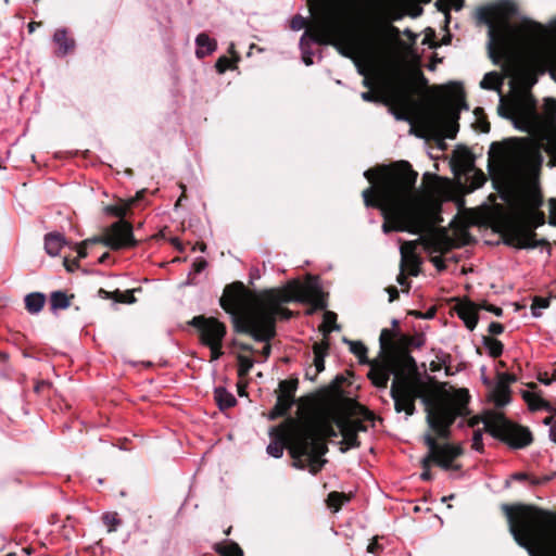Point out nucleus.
<instances>
[{
    "mask_svg": "<svg viewBox=\"0 0 556 556\" xmlns=\"http://www.w3.org/2000/svg\"><path fill=\"white\" fill-rule=\"evenodd\" d=\"M523 399L528 402L529 407L531 409H541V408L547 406V403L543 399H541L530 392H526L523 394Z\"/></svg>",
    "mask_w": 556,
    "mask_h": 556,
    "instance_id": "nucleus-40",
    "label": "nucleus"
},
{
    "mask_svg": "<svg viewBox=\"0 0 556 556\" xmlns=\"http://www.w3.org/2000/svg\"><path fill=\"white\" fill-rule=\"evenodd\" d=\"M417 243L415 241L404 242L400 247L401 254V270L407 271L410 276L419 274L420 258L416 254Z\"/></svg>",
    "mask_w": 556,
    "mask_h": 556,
    "instance_id": "nucleus-17",
    "label": "nucleus"
},
{
    "mask_svg": "<svg viewBox=\"0 0 556 556\" xmlns=\"http://www.w3.org/2000/svg\"><path fill=\"white\" fill-rule=\"evenodd\" d=\"M478 309H480V306L471 302L462 303L457 307L458 317L471 331L476 328L478 323Z\"/></svg>",
    "mask_w": 556,
    "mask_h": 556,
    "instance_id": "nucleus-20",
    "label": "nucleus"
},
{
    "mask_svg": "<svg viewBox=\"0 0 556 556\" xmlns=\"http://www.w3.org/2000/svg\"><path fill=\"white\" fill-rule=\"evenodd\" d=\"M530 203L533 206V208H536L542 204L541 197L534 191L531 193Z\"/></svg>",
    "mask_w": 556,
    "mask_h": 556,
    "instance_id": "nucleus-64",
    "label": "nucleus"
},
{
    "mask_svg": "<svg viewBox=\"0 0 556 556\" xmlns=\"http://www.w3.org/2000/svg\"><path fill=\"white\" fill-rule=\"evenodd\" d=\"M371 184L362 192L366 206L379 207L384 217L382 231L419 233L428 223L425 192L416 188L418 174L406 161L364 172Z\"/></svg>",
    "mask_w": 556,
    "mask_h": 556,
    "instance_id": "nucleus-2",
    "label": "nucleus"
},
{
    "mask_svg": "<svg viewBox=\"0 0 556 556\" xmlns=\"http://www.w3.org/2000/svg\"><path fill=\"white\" fill-rule=\"evenodd\" d=\"M342 341L349 345L351 353L358 358L359 363H369L367 359V348L361 341H353L348 338H343Z\"/></svg>",
    "mask_w": 556,
    "mask_h": 556,
    "instance_id": "nucleus-29",
    "label": "nucleus"
},
{
    "mask_svg": "<svg viewBox=\"0 0 556 556\" xmlns=\"http://www.w3.org/2000/svg\"><path fill=\"white\" fill-rule=\"evenodd\" d=\"M307 303L313 309H325L327 301L317 280L301 283L291 280L281 288L251 295L242 283L228 286L220 298V306L231 316L236 332L251 336L255 341L268 342L276 334V319H289L292 312L281 305L290 302Z\"/></svg>",
    "mask_w": 556,
    "mask_h": 556,
    "instance_id": "nucleus-1",
    "label": "nucleus"
},
{
    "mask_svg": "<svg viewBox=\"0 0 556 556\" xmlns=\"http://www.w3.org/2000/svg\"><path fill=\"white\" fill-rule=\"evenodd\" d=\"M50 304L53 311L65 309L71 305V299L63 291H54L51 293Z\"/></svg>",
    "mask_w": 556,
    "mask_h": 556,
    "instance_id": "nucleus-32",
    "label": "nucleus"
},
{
    "mask_svg": "<svg viewBox=\"0 0 556 556\" xmlns=\"http://www.w3.org/2000/svg\"><path fill=\"white\" fill-rule=\"evenodd\" d=\"M427 404V424L438 434V437L446 439L450 435V427L462 412V403L451 399H440L431 406L430 400L425 397Z\"/></svg>",
    "mask_w": 556,
    "mask_h": 556,
    "instance_id": "nucleus-10",
    "label": "nucleus"
},
{
    "mask_svg": "<svg viewBox=\"0 0 556 556\" xmlns=\"http://www.w3.org/2000/svg\"><path fill=\"white\" fill-rule=\"evenodd\" d=\"M424 442L428 446V459H432L438 466L444 470L458 469L459 466H453V462L462 455L463 448L459 445L450 443L438 444L435 439L427 433Z\"/></svg>",
    "mask_w": 556,
    "mask_h": 556,
    "instance_id": "nucleus-13",
    "label": "nucleus"
},
{
    "mask_svg": "<svg viewBox=\"0 0 556 556\" xmlns=\"http://www.w3.org/2000/svg\"><path fill=\"white\" fill-rule=\"evenodd\" d=\"M135 202L134 199L129 200L128 203L123 205H108L104 208V212L109 215H113L123 219L126 215L128 207Z\"/></svg>",
    "mask_w": 556,
    "mask_h": 556,
    "instance_id": "nucleus-37",
    "label": "nucleus"
},
{
    "mask_svg": "<svg viewBox=\"0 0 556 556\" xmlns=\"http://www.w3.org/2000/svg\"><path fill=\"white\" fill-rule=\"evenodd\" d=\"M549 306V300L547 298L535 296L531 304L532 316L538 318L542 315V309Z\"/></svg>",
    "mask_w": 556,
    "mask_h": 556,
    "instance_id": "nucleus-38",
    "label": "nucleus"
},
{
    "mask_svg": "<svg viewBox=\"0 0 556 556\" xmlns=\"http://www.w3.org/2000/svg\"><path fill=\"white\" fill-rule=\"evenodd\" d=\"M482 343L485 346V349L488 350V353L490 356L498 357L502 355L504 345L502 344L501 341L490 338V337H486V336H483Z\"/></svg>",
    "mask_w": 556,
    "mask_h": 556,
    "instance_id": "nucleus-34",
    "label": "nucleus"
},
{
    "mask_svg": "<svg viewBox=\"0 0 556 556\" xmlns=\"http://www.w3.org/2000/svg\"><path fill=\"white\" fill-rule=\"evenodd\" d=\"M361 97L366 102H377V101H379V96L375 94L371 91L362 92Z\"/></svg>",
    "mask_w": 556,
    "mask_h": 556,
    "instance_id": "nucleus-63",
    "label": "nucleus"
},
{
    "mask_svg": "<svg viewBox=\"0 0 556 556\" xmlns=\"http://www.w3.org/2000/svg\"><path fill=\"white\" fill-rule=\"evenodd\" d=\"M103 522L109 527V532H114L121 523V520L117 518L116 514L108 513L103 516Z\"/></svg>",
    "mask_w": 556,
    "mask_h": 556,
    "instance_id": "nucleus-44",
    "label": "nucleus"
},
{
    "mask_svg": "<svg viewBox=\"0 0 556 556\" xmlns=\"http://www.w3.org/2000/svg\"><path fill=\"white\" fill-rule=\"evenodd\" d=\"M544 224L543 213L532 211L530 222H514L504 230V243L517 249H534L545 244L546 240H535L534 229Z\"/></svg>",
    "mask_w": 556,
    "mask_h": 556,
    "instance_id": "nucleus-9",
    "label": "nucleus"
},
{
    "mask_svg": "<svg viewBox=\"0 0 556 556\" xmlns=\"http://www.w3.org/2000/svg\"><path fill=\"white\" fill-rule=\"evenodd\" d=\"M53 41L58 45V55L65 56L75 47V41L67 37L65 28H59L54 31Z\"/></svg>",
    "mask_w": 556,
    "mask_h": 556,
    "instance_id": "nucleus-23",
    "label": "nucleus"
},
{
    "mask_svg": "<svg viewBox=\"0 0 556 556\" xmlns=\"http://www.w3.org/2000/svg\"><path fill=\"white\" fill-rule=\"evenodd\" d=\"M503 85L502 76L496 72L486 73L482 80L480 81V87L486 90H496L498 93L501 92V87Z\"/></svg>",
    "mask_w": 556,
    "mask_h": 556,
    "instance_id": "nucleus-27",
    "label": "nucleus"
},
{
    "mask_svg": "<svg viewBox=\"0 0 556 556\" xmlns=\"http://www.w3.org/2000/svg\"><path fill=\"white\" fill-rule=\"evenodd\" d=\"M325 356H321V354L314 356V366L316 369V374L321 372L325 369Z\"/></svg>",
    "mask_w": 556,
    "mask_h": 556,
    "instance_id": "nucleus-60",
    "label": "nucleus"
},
{
    "mask_svg": "<svg viewBox=\"0 0 556 556\" xmlns=\"http://www.w3.org/2000/svg\"><path fill=\"white\" fill-rule=\"evenodd\" d=\"M206 346L210 348L211 350V359L212 361H216L218 359L223 352H222V345H223V342H218V343H208V344H205Z\"/></svg>",
    "mask_w": 556,
    "mask_h": 556,
    "instance_id": "nucleus-52",
    "label": "nucleus"
},
{
    "mask_svg": "<svg viewBox=\"0 0 556 556\" xmlns=\"http://www.w3.org/2000/svg\"><path fill=\"white\" fill-rule=\"evenodd\" d=\"M465 4V0H438L435 2V7L439 11H442L445 14L446 22H448L450 14H448V8L452 7L456 11H459L463 9Z\"/></svg>",
    "mask_w": 556,
    "mask_h": 556,
    "instance_id": "nucleus-35",
    "label": "nucleus"
},
{
    "mask_svg": "<svg viewBox=\"0 0 556 556\" xmlns=\"http://www.w3.org/2000/svg\"><path fill=\"white\" fill-rule=\"evenodd\" d=\"M214 397L220 409L232 407L237 402L236 397L225 388H216Z\"/></svg>",
    "mask_w": 556,
    "mask_h": 556,
    "instance_id": "nucleus-28",
    "label": "nucleus"
},
{
    "mask_svg": "<svg viewBox=\"0 0 556 556\" xmlns=\"http://www.w3.org/2000/svg\"><path fill=\"white\" fill-rule=\"evenodd\" d=\"M195 55L199 59H202L212 54L216 50L217 42L215 39L210 38L205 33H201L195 37Z\"/></svg>",
    "mask_w": 556,
    "mask_h": 556,
    "instance_id": "nucleus-21",
    "label": "nucleus"
},
{
    "mask_svg": "<svg viewBox=\"0 0 556 556\" xmlns=\"http://www.w3.org/2000/svg\"><path fill=\"white\" fill-rule=\"evenodd\" d=\"M481 309H485L490 313H493L494 315L496 316H502L503 314V309L501 307H497V306H494V305H491V304H481L479 305Z\"/></svg>",
    "mask_w": 556,
    "mask_h": 556,
    "instance_id": "nucleus-61",
    "label": "nucleus"
},
{
    "mask_svg": "<svg viewBox=\"0 0 556 556\" xmlns=\"http://www.w3.org/2000/svg\"><path fill=\"white\" fill-rule=\"evenodd\" d=\"M114 301L121 302V303L132 304L136 301V299L130 291H127L126 293H123L121 291H115L114 292Z\"/></svg>",
    "mask_w": 556,
    "mask_h": 556,
    "instance_id": "nucleus-48",
    "label": "nucleus"
},
{
    "mask_svg": "<svg viewBox=\"0 0 556 556\" xmlns=\"http://www.w3.org/2000/svg\"><path fill=\"white\" fill-rule=\"evenodd\" d=\"M340 329V325L337 324V314L331 311H326L324 314V321L320 327L323 334L327 337L331 331H339Z\"/></svg>",
    "mask_w": 556,
    "mask_h": 556,
    "instance_id": "nucleus-30",
    "label": "nucleus"
},
{
    "mask_svg": "<svg viewBox=\"0 0 556 556\" xmlns=\"http://www.w3.org/2000/svg\"><path fill=\"white\" fill-rule=\"evenodd\" d=\"M380 346L382 350L389 349L392 345V332L391 330L384 328L381 330L379 337Z\"/></svg>",
    "mask_w": 556,
    "mask_h": 556,
    "instance_id": "nucleus-45",
    "label": "nucleus"
},
{
    "mask_svg": "<svg viewBox=\"0 0 556 556\" xmlns=\"http://www.w3.org/2000/svg\"><path fill=\"white\" fill-rule=\"evenodd\" d=\"M433 463L432 459H428V454L421 459L422 472L420 473V478L425 481L431 480L432 476L430 472V464Z\"/></svg>",
    "mask_w": 556,
    "mask_h": 556,
    "instance_id": "nucleus-49",
    "label": "nucleus"
},
{
    "mask_svg": "<svg viewBox=\"0 0 556 556\" xmlns=\"http://www.w3.org/2000/svg\"><path fill=\"white\" fill-rule=\"evenodd\" d=\"M421 387L418 379L399 375L391 384L390 395L394 402L396 413L405 412L406 416L415 414V401L421 397Z\"/></svg>",
    "mask_w": 556,
    "mask_h": 556,
    "instance_id": "nucleus-11",
    "label": "nucleus"
},
{
    "mask_svg": "<svg viewBox=\"0 0 556 556\" xmlns=\"http://www.w3.org/2000/svg\"><path fill=\"white\" fill-rule=\"evenodd\" d=\"M378 40H376V48H375V53L370 56H364V55H357L353 61H354V64L356 66V70H357V73L362 76H367L369 75V67L367 66V62H370L375 59V56L377 55L378 51Z\"/></svg>",
    "mask_w": 556,
    "mask_h": 556,
    "instance_id": "nucleus-33",
    "label": "nucleus"
},
{
    "mask_svg": "<svg viewBox=\"0 0 556 556\" xmlns=\"http://www.w3.org/2000/svg\"><path fill=\"white\" fill-rule=\"evenodd\" d=\"M482 422L484 429L494 438L507 442L515 448H521L531 443V432L508 421L501 413H486Z\"/></svg>",
    "mask_w": 556,
    "mask_h": 556,
    "instance_id": "nucleus-8",
    "label": "nucleus"
},
{
    "mask_svg": "<svg viewBox=\"0 0 556 556\" xmlns=\"http://www.w3.org/2000/svg\"><path fill=\"white\" fill-rule=\"evenodd\" d=\"M539 381L545 386H549L553 381H556V368L554 369L552 377L547 372L539 375Z\"/></svg>",
    "mask_w": 556,
    "mask_h": 556,
    "instance_id": "nucleus-58",
    "label": "nucleus"
},
{
    "mask_svg": "<svg viewBox=\"0 0 556 556\" xmlns=\"http://www.w3.org/2000/svg\"><path fill=\"white\" fill-rule=\"evenodd\" d=\"M316 29L318 34L313 36L319 45H332L338 52L354 60L357 55L370 56L375 53V36H366L358 40L352 38L346 29L341 11L324 8L316 13Z\"/></svg>",
    "mask_w": 556,
    "mask_h": 556,
    "instance_id": "nucleus-5",
    "label": "nucleus"
},
{
    "mask_svg": "<svg viewBox=\"0 0 556 556\" xmlns=\"http://www.w3.org/2000/svg\"><path fill=\"white\" fill-rule=\"evenodd\" d=\"M238 363H239L238 374L240 377L247 376L250 372V370L254 364L252 358L244 356V355L238 356Z\"/></svg>",
    "mask_w": 556,
    "mask_h": 556,
    "instance_id": "nucleus-39",
    "label": "nucleus"
},
{
    "mask_svg": "<svg viewBox=\"0 0 556 556\" xmlns=\"http://www.w3.org/2000/svg\"><path fill=\"white\" fill-rule=\"evenodd\" d=\"M65 244V237L60 232H50L45 237V250L50 256H56Z\"/></svg>",
    "mask_w": 556,
    "mask_h": 556,
    "instance_id": "nucleus-22",
    "label": "nucleus"
},
{
    "mask_svg": "<svg viewBox=\"0 0 556 556\" xmlns=\"http://www.w3.org/2000/svg\"><path fill=\"white\" fill-rule=\"evenodd\" d=\"M392 89L394 92V97L402 102H407L409 100L412 93V84L402 76H397L394 81H392Z\"/></svg>",
    "mask_w": 556,
    "mask_h": 556,
    "instance_id": "nucleus-24",
    "label": "nucleus"
},
{
    "mask_svg": "<svg viewBox=\"0 0 556 556\" xmlns=\"http://www.w3.org/2000/svg\"><path fill=\"white\" fill-rule=\"evenodd\" d=\"M482 432L480 430H477L473 432V435H472V447L478 451V452H481L482 448H483V444H482Z\"/></svg>",
    "mask_w": 556,
    "mask_h": 556,
    "instance_id": "nucleus-55",
    "label": "nucleus"
},
{
    "mask_svg": "<svg viewBox=\"0 0 556 556\" xmlns=\"http://www.w3.org/2000/svg\"><path fill=\"white\" fill-rule=\"evenodd\" d=\"M219 552L223 556H243L242 549L236 543L226 544Z\"/></svg>",
    "mask_w": 556,
    "mask_h": 556,
    "instance_id": "nucleus-43",
    "label": "nucleus"
},
{
    "mask_svg": "<svg viewBox=\"0 0 556 556\" xmlns=\"http://www.w3.org/2000/svg\"><path fill=\"white\" fill-rule=\"evenodd\" d=\"M392 375L394 378L400 375L392 361L387 359L383 362H372L370 364L368 378L377 388L384 389Z\"/></svg>",
    "mask_w": 556,
    "mask_h": 556,
    "instance_id": "nucleus-16",
    "label": "nucleus"
},
{
    "mask_svg": "<svg viewBox=\"0 0 556 556\" xmlns=\"http://www.w3.org/2000/svg\"><path fill=\"white\" fill-rule=\"evenodd\" d=\"M328 349H329V343L327 341L315 343L313 346L314 356H317L319 354H321V356H326Z\"/></svg>",
    "mask_w": 556,
    "mask_h": 556,
    "instance_id": "nucleus-54",
    "label": "nucleus"
},
{
    "mask_svg": "<svg viewBox=\"0 0 556 556\" xmlns=\"http://www.w3.org/2000/svg\"><path fill=\"white\" fill-rule=\"evenodd\" d=\"M283 448L285 444L282 441H274L267 445L266 452L274 458H280L283 455Z\"/></svg>",
    "mask_w": 556,
    "mask_h": 556,
    "instance_id": "nucleus-41",
    "label": "nucleus"
},
{
    "mask_svg": "<svg viewBox=\"0 0 556 556\" xmlns=\"http://www.w3.org/2000/svg\"><path fill=\"white\" fill-rule=\"evenodd\" d=\"M407 14L406 10L396 3H391L384 9V18L387 22H397L401 21Z\"/></svg>",
    "mask_w": 556,
    "mask_h": 556,
    "instance_id": "nucleus-31",
    "label": "nucleus"
},
{
    "mask_svg": "<svg viewBox=\"0 0 556 556\" xmlns=\"http://www.w3.org/2000/svg\"><path fill=\"white\" fill-rule=\"evenodd\" d=\"M459 165L464 168V169H468L470 167H472V159L469 154L468 151H463V153L459 155Z\"/></svg>",
    "mask_w": 556,
    "mask_h": 556,
    "instance_id": "nucleus-53",
    "label": "nucleus"
},
{
    "mask_svg": "<svg viewBox=\"0 0 556 556\" xmlns=\"http://www.w3.org/2000/svg\"><path fill=\"white\" fill-rule=\"evenodd\" d=\"M425 341L422 338L420 337H416V338H412V337H406V336H403L401 338V344L403 345V348L407 349V348H416V349H419L424 345Z\"/></svg>",
    "mask_w": 556,
    "mask_h": 556,
    "instance_id": "nucleus-42",
    "label": "nucleus"
},
{
    "mask_svg": "<svg viewBox=\"0 0 556 556\" xmlns=\"http://www.w3.org/2000/svg\"><path fill=\"white\" fill-rule=\"evenodd\" d=\"M280 394H290L293 396L296 390V381L282 380L279 383Z\"/></svg>",
    "mask_w": 556,
    "mask_h": 556,
    "instance_id": "nucleus-46",
    "label": "nucleus"
},
{
    "mask_svg": "<svg viewBox=\"0 0 556 556\" xmlns=\"http://www.w3.org/2000/svg\"><path fill=\"white\" fill-rule=\"evenodd\" d=\"M516 543L529 556H556V534L547 529L544 513L533 506H502Z\"/></svg>",
    "mask_w": 556,
    "mask_h": 556,
    "instance_id": "nucleus-4",
    "label": "nucleus"
},
{
    "mask_svg": "<svg viewBox=\"0 0 556 556\" xmlns=\"http://www.w3.org/2000/svg\"><path fill=\"white\" fill-rule=\"evenodd\" d=\"M317 34H318V30L316 29V14H315L311 27L305 30V33L302 35V37L300 39L302 60L305 63V65H307V66L313 64V52L309 49V43H312V42L318 43L317 40L313 39V36L317 35Z\"/></svg>",
    "mask_w": 556,
    "mask_h": 556,
    "instance_id": "nucleus-19",
    "label": "nucleus"
},
{
    "mask_svg": "<svg viewBox=\"0 0 556 556\" xmlns=\"http://www.w3.org/2000/svg\"><path fill=\"white\" fill-rule=\"evenodd\" d=\"M543 424L549 427V438L556 443V414L544 418Z\"/></svg>",
    "mask_w": 556,
    "mask_h": 556,
    "instance_id": "nucleus-47",
    "label": "nucleus"
},
{
    "mask_svg": "<svg viewBox=\"0 0 556 556\" xmlns=\"http://www.w3.org/2000/svg\"><path fill=\"white\" fill-rule=\"evenodd\" d=\"M503 331H504V327L500 323L493 321L489 325V332L491 334H501Z\"/></svg>",
    "mask_w": 556,
    "mask_h": 556,
    "instance_id": "nucleus-62",
    "label": "nucleus"
},
{
    "mask_svg": "<svg viewBox=\"0 0 556 556\" xmlns=\"http://www.w3.org/2000/svg\"><path fill=\"white\" fill-rule=\"evenodd\" d=\"M190 325L200 332L202 344L223 342L226 336V327L223 323L214 317L195 316L191 319Z\"/></svg>",
    "mask_w": 556,
    "mask_h": 556,
    "instance_id": "nucleus-15",
    "label": "nucleus"
},
{
    "mask_svg": "<svg viewBox=\"0 0 556 556\" xmlns=\"http://www.w3.org/2000/svg\"><path fill=\"white\" fill-rule=\"evenodd\" d=\"M485 180L486 179H485V176L483 173H481V172L475 173L471 186L473 189H478L484 185Z\"/></svg>",
    "mask_w": 556,
    "mask_h": 556,
    "instance_id": "nucleus-57",
    "label": "nucleus"
},
{
    "mask_svg": "<svg viewBox=\"0 0 556 556\" xmlns=\"http://www.w3.org/2000/svg\"><path fill=\"white\" fill-rule=\"evenodd\" d=\"M337 425L342 435V446L340 447V451L345 453L350 448L357 447L359 445L357 440V431L365 429L363 425L359 422L350 424L342 419L338 420Z\"/></svg>",
    "mask_w": 556,
    "mask_h": 556,
    "instance_id": "nucleus-18",
    "label": "nucleus"
},
{
    "mask_svg": "<svg viewBox=\"0 0 556 556\" xmlns=\"http://www.w3.org/2000/svg\"><path fill=\"white\" fill-rule=\"evenodd\" d=\"M350 501V497L344 493L331 492L328 495V505L333 511H338L341 506Z\"/></svg>",
    "mask_w": 556,
    "mask_h": 556,
    "instance_id": "nucleus-36",
    "label": "nucleus"
},
{
    "mask_svg": "<svg viewBox=\"0 0 556 556\" xmlns=\"http://www.w3.org/2000/svg\"><path fill=\"white\" fill-rule=\"evenodd\" d=\"M305 25H306V20L301 15L294 16L291 21V28L293 30H300V29L304 28Z\"/></svg>",
    "mask_w": 556,
    "mask_h": 556,
    "instance_id": "nucleus-56",
    "label": "nucleus"
},
{
    "mask_svg": "<svg viewBox=\"0 0 556 556\" xmlns=\"http://www.w3.org/2000/svg\"><path fill=\"white\" fill-rule=\"evenodd\" d=\"M46 303L43 293L33 292L25 296V306L30 314H38Z\"/></svg>",
    "mask_w": 556,
    "mask_h": 556,
    "instance_id": "nucleus-26",
    "label": "nucleus"
},
{
    "mask_svg": "<svg viewBox=\"0 0 556 556\" xmlns=\"http://www.w3.org/2000/svg\"><path fill=\"white\" fill-rule=\"evenodd\" d=\"M97 242H101L113 250L129 248L137 244V241L134 238L131 225L124 219H119L112 224L106 229L103 237L86 240L84 244Z\"/></svg>",
    "mask_w": 556,
    "mask_h": 556,
    "instance_id": "nucleus-12",
    "label": "nucleus"
},
{
    "mask_svg": "<svg viewBox=\"0 0 556 556\" xmlns=\"http://www.w3.org/2000/svg\"><path fill=\"white\" fill-rule=\"evenodd\" d=\"M215 67L217 70L218 73L223 74L225 73L228 68H231V61L226 58V56H220L216 64H215Z\"/></svg>",
    "mask_w": 556,
    "mask_h": 556,
    "instance_id": "nucleus-51",
    "label": "nucleus"
},
{
    "mask_svg": "<svg viewBox=\"0 0 556 556\" xmlns=\"http://www.w3.org/2000/svg\"><path fill=\"white\" fill-rule=\"evenodd\" d=\"M497 112L500 116L513 121L514 126L521 131H530L532 128V119L534 117L533 109L522 103L508 105L505 103L501 92Z\"/></svg>",
    "mask_w": 556,
    "mask_h": 556,
    "instance_id": "nucleus-14",
    "label": "nucleus"
},
{
    "mask_svg": "<svg viewBox=\"0 0 556 556\" xmlns=\"http://www.w3.org/2000/svg\"><path fill=\"white\" fill-rule=\"evenodd\" d=\"M549 224L556 226V199L549 200Z\"/></svg>",
    "mask_w": 556,
    "mask_h": 556,
    "instance_id": "nucleus-59",
    "label": "nucleus"
},
{
    "mask_svg": "<svg viewBox=\"0 0 556 556\" xmlns=\"http://www.w3.org/2000/svg\"><path fill=\"white\" fill-rule=\"evenodd\" d=\"M510 401V397H509V394H508V391L504 388H502L496 396H495V405L497 407H503L505 406L506 404H508Z\"/></svg>",
    "mask_w": 556,
    "mask_h": 556,
    "instance_id": "nucleus-50",
    "label": "nucleus"
},
{
    "mask_svg": "<svg viewBox=\"0 0 556 556\" xmlns=\"http://www.w3.org/2000/svg\"><path fill=\"white\" fill-rule=\"evenodd\" d=\"M337 435V430L327 417H320L313 425L296 431L290 444L293 466L298 469L307 468L312 475H316L326 464V459L321 458L328 451L324 440Z\"/></svg>",
    "mask_w": 556,
    "mask_h": 556,
    "instance_id": "nucleus-6",
    "label": "nucleus"
},
{
    "mask_svg": "<svg viewBox=\"0 0 556 556\" xmlns=\"http://www.w3.org/2000/svg\"><path fill=\"white\" fill-rule=\"evenodd\" d=\"M517 12V7L509 0L479 8L477 18L488 26V51L493 63L509 51H548L553 50L547 42L545 27L536 22L525 20L520 24H511L509 18Z\"/></svg>",
    "mask_w": 556,
    "mask_h": 556,
    "instance_id": "nucleus-3",
    "label": "nucleus"
},
{
    "mask_svg": "<svg viewBox=\"0 0 556 556\" xmlns=\"http://www.w3.org/2000/svg\"><path fill=\"white\" fill-rule=\"evenodd\" d=\"M452 108L448 112L433 111L424 122L427 134L438 140L454 139L458 131V113L460 110H468L464 98V90L457 83L447 86Z\"/></svg>",
    "mask_w": 556,
    "mask_h": 556,
    "instance_id": "nucleus-7",
    "label": "nucleus"
},
{
    "mask_svg": "<svg viewBox=\"0 0 556 556\" xmlns=\"http://www.w3.org/2000/svg\"><path fill=\"white\" fill-rule=\"evenodd\" d=\"M293 396H291L290 394H279L277 397L276 405L269 413V418L275 419L286 415L293 405Z\"/></svg>",
    "mask_w": 556,
    "mask_h": 556,
    "instance_id": "nucleus-25",
    "label": "nucleus"
}]
</instances>
